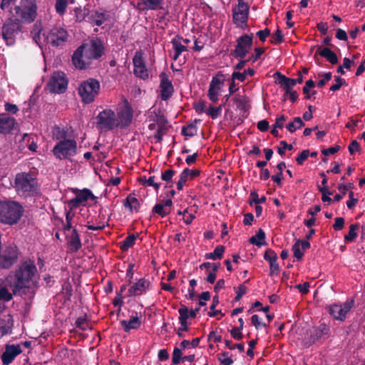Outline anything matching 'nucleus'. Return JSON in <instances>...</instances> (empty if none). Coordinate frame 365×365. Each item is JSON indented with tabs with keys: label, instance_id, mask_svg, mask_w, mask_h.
<instances>
[{
	"label": "nucleus",
	"instance_id": "nucleus-32",
	"mask_svg": "<svg viewBox=\"0 0 365 365\" xmlns=\"http://www.w3.org/2000/svg\"><path fill=\"white\" fill-rule=\"evenodd\" d=\"M107 19V16L105 12H100L98 11H93L88 16V21L90 23L95 26L102 25Z\"/></svg>",
	"mask_w": 365,
	"mask_h": 365
},
{
	"label": "nucleus",
	"instance_id": "nucleus-4",
	"mask_svg": "<svg viewBox=\"0 0 365 365\" xmlns=\"http://www.w3.org/2000/svg\"><path fill=\"white\" fill-rule=\"evenodd\" d=\"M53 136L58 142L52 149V153L58 160H71L77 154L78 146L74 139L66 138V133L60 128H55Z\"/></svg>",
	"mask_w": 365,
	"mask_h": 365
},
{
	"label": "nucleus",
	"instance_id": "nucleus-13",
	"mask_svg": "<svg viewBox=\"0 0 365 365\" xmlns=\"http://www.w3.org/2000/svg\"><path fill=\"white\" fill-rule=\"evenodd\" d=\"M20 23L16 19H9L2 28V37L7 45H13L15 42V37L21 30Z\"/></svg>",
	"mask_w": 365,
	"mask_h": 365
},
{
	"label": "nucleus",
	"instance_id": "nucleus-28",
	"mask_svg": "<svg viewBox=\"0 0 365 365\" xmlns=\"http://www.w3.org/2000/svg\"><path fill=\"white\" fill-rule=\"evenodd\" d=\"M15 124V119L6 114H0V133L10 132Z\"/></svg>",
	"mask_w": 365,
	"mask_h": 365
},
{
	"label": "nucleus",
	"instance_id": "nucleus-29",
	"mask_svg": "<svg viewBox=\"0 0 365 365\" xmlns=\"http://www.w3.org/2000/svg\"><path fill=\"white\" fill-rule=\"evenodd\" d=\"M178 312L180 314L179 321L180 323V327L178 329V335L180 337H182L183 335L180 333V330H188L187 320L190 317L189 310L185 306H181L178 309Z\"/></svg>",
	"mask_w": 365,
	"mask_h": 365
},
{
	"label": "nucleus",
	"instance_id": "nucleus-62",
	"mask_svg": "<svg viewBox=\"0 0 365 365\" xmlns=\"http://www.w3.org/2000/svg\"><path fill=\"white\" fill-rule=\"evenodd\" d=\"M247 287L244 284H240L237 287V295L235 297V301H239L241 297L246 293Z\"/></svg>",
	"mask_w": 365,
	"mask_h": 365
},
{
	"label": "nucleus",
	"instance_id": "nucleus-48",
	"mask_svg": "<svg viewBox=\"0 0 365 365\" xmlns=\"http://www.w3.org/2000/svg\"><path fill=\"white\" fill-rule=\"evenodd\" d=\"M182 133L186 136L192 137L197 134V127L190 124L182 128Z\"/></svg>",
	"mask_w": 365,
	"mask_h": 365
},
{
	"label": "nucleus",
	"instance_id": "nucleus-1",
	"mask_svg": "<svg viewBox=\"0 0 365 365\" xmlns=\"http://www.w3.org/2000/svg\"><path fill=\"white\" fill-rule=\"evenodd\" d=\"M38 279L34 262L26 260L21 263L14 272L6 277V282L14 295L32 299L36 294Z\"/></svg>",
	"mask_w": 365,
	"mask_h": 365
},
{
	"label": "nucleus",
	"instance_id": "nucleus-51",
	"mask_svg": "<svg viewBox=\"0 0 365 365\" xmlns=\"http://www.w3.org/2000/svg\"><path fill=\"white\" fill-rule=\"evenodd\" d=\"M218 359L221 363V365H231L233 363V360L229 356L227 352H223L218 356Z\"/></svg>",
	"mask_w": 365,
	"mask_h": 365
},
{
	"label": "nucleus",
	"instance_id": "nucleus-31",
	"mask_svg": "<svg viewBox=\"0 0 365 365\" xmlns=\"http://www.w3.org/2000/svg\"><path fill=\"white\" fill-rule=\"evenodd\" d=\"M279 83L285 91V95L287 96L288 93L292 91V88L297 84V80L289 78L285 76L278 73Z\"/></svg>",
	"mask_w": 365,
	"mask_h": 365
},
{
	"label": "nucleus",
	"instance_id": "nucleus-6",
	"mask_svg": "<svg viewBox=\"0 0 365 365\" xmlns=\"http://www.w3.org/2000/svg\"><path fill=\"white\" fill-rule=\"evenodd\" d=\"M36 0H21L20 4L14 8L16 19L20 24H31L37 16Z\"/></svg>",
	"mask_w": 365,
	"mask_h": 365
},
{
	"label": "nucleus",
	"instance_id": "nucleus-34",
	"mask_svg": "<svg viewBox=\"0 0 365 365\" xmlns=\"http://www.w3.org/2000/svg\"><path fill=\"white\" fill-rule=\"evenodd\" d=\"M317 53L325 58L331 64H336L338 63V58L336 53L329 48H322L321 46H319Z\"/></svg>",
	"mask_w": 365,
	"mask_h": 365
},
{
	"label": "nucleus",
	"instance_id": "nucleus-47",
	"mask_svg": "<svg viewBox=\"0 0 365 365\" xmlns=\"http://www.w3.org/2000/svg\"><path fill=\"white\" fill-rule=\"evenodd\" d=\"M284 41V35L280 29H277L271 38V42L274 44H279Z\"/></svg>",
	"mask_w": 365,
	"mask_h": 365
},
{
	"label": "nucleus",
	"instance_id": "nucleus-37",
	"mask_svg": "<svg viewBox=\"0 0 365 365\" xmlns=\"http://www.w3.org/2000/svg\"><path fill=\"white\" fill-rule=\"evenodd\" d=\"M163 0H143L144 9L148 10H159L162 9Z\"/></svg>",
	"mask_w": 365,
	"mask_h": 365
},
{
	"label": "nucleus",
	"instance_id": "nucleus-2",
	"mask_svg": "<svg viewBox=\"0 0 365 365\" xmlns=\"http://www.w3.org/2000/svg\"><path fill=\"white\" fill-rule=\"evenodd\" d=\"M103 47L98 40H93L79 46L73 53L72 61L74 66L80 70L90 66L93 60L101 56Z\"/></svg>",
	"mask_w": 365,
	"mask_h": 365
},
{
	"label": "nucleus",
	"instance_id": "nucleus-30",
	"mask_svg": "<svg viewBox=\"0 0 365 365\" xmlns=\"http://www.w3.org/2000/svg\"><path fill=\"white\" fill-rule=\"evenodd\" d=\"M310 243L307 240H297L292 247L294 256L298 260L301 259L304 255V251L309 248Z\"/></svg>",
	"mask_w": 365,
	"mask_h": 365
},
{
	"label": "nucleus",
	"instance_id": "nucleus-9",
	"mask_svg": "<svg viewBox=\"0 0 365 365\" xmlns=\"http://www.w3.org/2000/svg\"><path fill=\"white\" fill-rule=\"evenodd\" d=\"M133 118V110L128 101L123 98L118 104L115 120L118 128H124L129 125Z\"/></svg>",
	"mask_w": 365,
	"mask_h": 365
},
{
	"label": "nucleus",
	"instance_id": "nucleus-27",
	"mask_svg": "<svg viewBox=\"0 0 365 365\" xmlns=\"http://www.w3.org/2000/svg\"><path fill=\"white\" fill-rule=\"evenodd\" d=\"M171 43L173 52L170 53V56L174 61H176L182 52L187 51V46L182 43V37L178 36L172 39Z\"/></svg>",
	"mask_w": 365,
	"mask_h": 365
},
{
	"label": "nucleus",
	"instance_id": "nucleus-44",
	"mask_svg": "<svg viewBox=\"0 0 365 365\" xmlns=\"http://www.w3.org/2000/svg\"><path fill=\"white\" fill-rule=\"evenodd\" d=\"M189 172H190V170L186 168L180 175V178L177 182L178 190H181L183 188L185 183L189 178L187 176V173Z\"/></svg>",
	"mask_w": 365,
	"mask_h": 365
},
{
	"label": "nucleus",
	"instance_id": "nucleus-3",
	"mask_svg": "<svg viewBox=\"0 0 365 365\" xmlns=\"http://www.w3.org/2000/svg\"><path fill=\"white\" fill-rule=\"evenodd\" d=\"M42 25L40 21L36 22L31 31L33 40L39 46L43 43L51 44L53 46H58L66 41L68 38V32L63 27L53 26L48 32L44 33L43 36L41 35Z\"/></svg>",
	"mask_w": 365,
	"mask_h": 365
},
{
	"label": "nucleus",
	"instance_id": "nucleus-7",
	"mask_svg": "<svg viewBox=\"0 0 365 365\" xmlns=\"http://www.w3.org/2000/svg\"><path fill=\"white\" fill-rule=\"evenodd\" d=\"M99 82L93 78L83 81L78 87V94L85 103H92L100 91Z\"/></svg>",
	"mask_w": 365,
	"mask_h": 365
},
{
	"label": "nucleus",
	"instance_id": "nucleus-36",
	"mask_svg": "<svg viewBox=\"0 0 365 365\" xmlns=\"http://www.w3.org/2000/svg\"><path fill=\"white\" fill-rule=\"evenodd\" d=\"M75 0H56L55 3V9L58 14L63 16L66 11L68 4H73Z\"/></svg>",
	"mask_w": 365,
	"mask_h": 365
},
{
	"label": "nucleus",
	"instance_id": "nucleus-22",
	"mask_svg": "<svg viewBox=\"0 0 365 365\" xmlns=\"http://www.w3.org/2000/svg\"><path fill=\"white\" fill-rule=\"evenodd\" d=\"M150 286V282L149 280L141 278L129 288V295L134 297L142 295L149 289Z\"/></svg>",
	"mask_w": 365,
	"mask_h": 365
},
{
	"label": "nucleus",
	"instance_id": "nucleus-64",
	"mask_svg": "<svg viewBox=\"0 0 365 365\" xmlns=\"http://www.w3.org/2000/svg\"><path fill=\"white\" fill-rule=\"evenodd\" d=\"M242 329L238 328V327H234L231 331L230 334L232 336L237 340H240L242 338Z\"/></svg>",
	"mask_w": 365,
	"mask_h": 365
},
{
	"label": "nucleus",
	"instance_id": "nucleus-8",
	"mask_svg": "<svg viewBox=\"0 0 365 365\" xmlns=\"http://www.w3.org/2000/svg\"><path fill=\"white\" fill-rule=\"evenodd\" d=\"M38 182L36 178L27 173H18L14 180V187L19 193H30L37 190Z\"/></svg>",
	"mask_w": 365,
	"mask_h": 365
},
{
	"label": "nucleus",
	"instance_id": "nucleus-56",
	"mask_svg": "<svg viewBox=\"0 0 365 365\" xmlns=\"http://www.w3.org/2000/svg\"><path fill=\"white\" fill-rule=\"evenodd\" d=\"M252 324L257 329H259L260 327H265L267 326L266 324L262 323L260 320L259 317L257 314H255L251 317Z\"/></svg>",
	"mask_w": 365,
	"mask_h": 365
},
{
	"label": "nucleus",
	"instance_id": "nucleus-55",
	"mask_svg": "<svg viewBox=\"0 0 365 365\" xmlns=\"http://www.w3.org/2000/svg\"><path fill=\"white\" fill-rule=\"evenodd\" d=\"M336 83L330 87V91H336L340 89V88L346 83V81L339 76H335Z\"/></svg>",
	"mask_w": 365,
	"mask_h": 365
},
{
	"label": "nucleus",
	"instance_id": "nucleus-33",
	"mask_svg": "<svg viewBox=\"0 0 365 365\" xmlns=\"http://www.w3.org/2000/svg\"><path fill=\"white\" fill-rule=\"evenodd\" d=\"M81 247V242L77 230L74 229L68 240V248L71 252H76Z\"/></svg>",
	"mask_w": 365,
	"mask_h": 365
},
{
	"label": "nucleus",
	"instance_id": "nucleus-17",
	"mask_svg": "<svg viewBox=\"0 0 365 365\" xmlns=\"http://www.w3.org/2000/svg\"><path fill=\"white\" fill-rule=\"evenodd\" d=\"M223 84V75L217 74L212 78L209 86L207 96L212 103H216L218 101V96L222 89Z\"/></svg>",
	"mask_w": 365,
	"mask_h": 365
},
{
	"label": "nucleus",
	"instance_id": "nucleus-11",
	"mask_svg": "<svg viewBox=\"0 0 365 365\" xmlns=\"http://www.w3.org/2000/svg\"><path fill=\"white\" fill-rule=\"evenodd\" d=\"M97 126L101 130H113L118 128L115 113L111 109H105L97 115Z\"/></svg>",
	"mask_w": 365,
	"mask_h": 365
},
{
	"label": "nucleus",
	"instance_id": "nucleus-23",
	"mask_svg": "<svg viewBox=\"0 0 365 365\" xmlns=\"http://www.w3.org/2000/svg\"><path fill=\"white\" fill-rule=\"evenodd\" d=\"M310 341L314 343L317 340L324 339L329 334V327L325 324H321L318 327H313L309 330Z\"/></svg>",
	"mask_w": 365,
	"mask_h": 365
},
{
	"label": "nucleus",
	"instance_id": "nucleus-20",
	"mask_svg": "<svg viewBox=\"0 0 365 365\" xmlns=\"http://www.w3.org/2000/svg\"><path fill=\"white\" fill-rule=\"evenodd\" d=\"M18 256L16 247H8L0 255V267L2 268L10 267L16 260Z\"/></svg>",
	"mask_w": 365,
	"mask_h": 365
},
{
	"label": "nucleus",
	"instance_id": "nucleus-38",
	"mask_svg": "<svg viewBox=\"0 0 365 365\" xmlns=\"http://www.w3.org/2000/svg\"><path fill=\"white\" fill-rule=\"evenodd\" d=\"M7 286L9 284H6L5 280L4 284L0 287V302H6L12 299L14 293L12 294L9 291Z\"/></svg>",
	"mask_w": 365,
	"mask_h": 365
},
{
	"label": "nucleus",
	"instance_id": "nucleus-57",
	"mask_svg": "<svg viewBox=\"0 0 365 365\" xmlns=\"http://www.w3.org/2000/svg\"><path fill=\"white\" fill-rule=\"evenodd\" d=\"M264 257L265 260H267L269 263H272L273 262L277 261V255L274 251L267 250V252H265Z\"/></svg>",
	"mask_w": 365,
	"mask_h": 365
},
{
	"label": "nucleus",
	"instance_id": "nucleus-61",
	"mask_svg": "<svg viewBox=\"0 0 365 365\" xmlns=\"http://www.w3.org/2000/svg\"><path fill=\"white\" fill-rule=\"evenodd\" d=\"M280 144L282 145V147L278 148V153L281 155L284 154V151L286 149H288L289 150L293 149V145L291 144H287L286 141H281Z\"/></svg>",
	"mask_w": 365,
	"mask_h": 365
},
{
	"label": "nucleus",
	"instance_id": "nucleus-24",
	"mask_svg": "<svg viewBox=\"0 0 365 365\" xmlns=\"http://www.w3.org/2000/svg\"><path fill=\"white\" fill-rule=\"evenodd\" d=\"M148 120L149 122L156 123L158 132L163 128L166 122L164 115H162L160 110L157 108H151L149 110L148 113Z\"/></svg>",
	"mask_w": 365,
	"mask_h": 365
},
{
	"label": "nucleus",
	"instance_id": "nucleus-21",
	"mask_svg": "<svg viewBox=\"0 0 365 365\" xmlns=\"http://www.w3.org/2000/svg\"><path fill=\"white\" fill-rule=\"evenodd\" d=\"M160 98L163 101H167L173 95L174 88L171 81L169 80L168 76L165 73H160Z\"/></svg>",
	"mask_w": 365,
	"mask_h": 365
},
{
	"label": "nucleus",
	"instance_id": "nucleus-12",
	"mask_svg": "<svg viewBox=\"0 0 365 365\" xmlns=\"http://www.w3.org/2000/svg\"><path fill=\"white\" fill-rule=\"evenodd\" d=\"M234 23L242 29L247 27L249 15V6L243 0H238L237 5L233 8Z\"/></svg>",
	"mask_w": 365,
	"mask_h": 365
},
{
	"label": "nucleus",
	"instance_id": "nucleus-25",
	"mask_svg": "<svg viewBox=\"0 0 365 365\" xmlns=\"http://www.w3.org/2000/svg\"><path fill=\"white\" fill-rule=\"evenodd\" d=\"M173 201L171 199L162 200L160 202L157 203L153 208V212L159 215L160 217H164L171 212V207Z\"/></svg>",
	"mask_w": 365,
	"mask_h": 365
},
{
	"label": "nucleus",
	"instance_id": "nucleus-5",
	"mask_svg": "<svg viewBox=\"0 0 365 365\" xmlns=\"http://www.w3.org/2000/svg\"><path fill=\"white\" fill-rule=\"evenodd\" d=\"M22 206L15 201H0V222L12 225L16 224L23 215Z\"/></svg>",
	"mask_w": 365,
	"mask_h": 365
},
{
	"label": "nucleus",
	"instance_id": "nucleus-14",
	"mask_svg": "<svg viewBox=\"0 0 365 365\" xmlns=\"http://www.w3.org/2000/svg\"><path fill=\"white\" fill-rule=\"evenodd\" d=\"M67 84L68 81L64 73L57 71L51 76L48 83V88L52 93H61L66 90Z\"/></svg>",
	"mask_w": 365,
	"mask_h": 365
},
{
	"label": "nucleus",
	"instance_id": "nucleus-58",
	"mask_svg": "<svg viewBox=\"0 0 365 365\" xmlns=\"http://www.w3.org/2000/svg\"><path fill=\"white\" fill-rule=\"evenodd\" d=\"M182 356V351L180 349L175 347L173 353V363L174 364H179Z\"/></svg>",
	"mask_w": 365,
	"mask_h": 365
},
{
	"label": "nucleus",
	"instance_id": "nucleus-52",
	"mask_svg": "<svg viewBox=\"0 0 365 365\" xmlns=\"http://www.w3.org/2000/svg\"><path fill=\"white\" fill-rule=\"evenodd\" d=\"M319 190L322 194V200L323 202H332V199L329 197L331 195V192L326 186H324L323 187H319Z\"/></svg>",
	"mask_w": 365,
	"mask_h": 365
},
{
	"label": "nucleus",
	"instance_id": "nucleus-35",
	"mask_svg": "<svg viewBox=\"0 0 365 365\" xmlns=\"http://www.w3.org/2000/svg\"><path fill=\"white\" fill-rule=\"evenodd\" d=\"M123 205L125 207L131 212H138L140 208V202L132 194L129 195L126 197Z\"/></svg>",
	"mask_w": 365,
	"mask_h": 365
},
{
	"label": "nucleus",
	"instance_id": "nucleus-40",
	"mask_svg": "<svg viewBox=\"0 0 365 365\" xmlns=\"http://www.w3.org/2000/svg\"><path fill=\"white\" fill-rule=\"evenodd\" d=\"M285 167L286 165L284 162L279 163L277 165V168L279 170L278 173L276 175L272 176V180L279 186L282 185V180L283 179V170L285 168Z\"/></svg>",
	"mask_w": 365,
	"mask_h": 365
},
{
	"label": "nucleus",
	"instance_id": "nucleus-60",
	"mask_svg": "<svg viewBox=\"0 0 365 365\" xmlns=\"http://www.w3.org/2000/svg\"><path fill=\"white\" fill-rule=\"evenodd\" d=\"M309 150H304L296 158L298 164L302 165L309 157Z\"/></svg>",
	"mask_w": 365,
	"mask_h": 365
},
{
	"label": "nucleus",
	"instance_id": "nucleus-10",
	"mask_svg": "<svg viewBox=\"0 0 365 365\" xmlns=\"http://www.w3.org/2000/svg\"><path fill=\"white\" fill-rule=\"evenodd\" d=\"M71 190L76 195L75 197L68 201V205L71 210L76 209L82 205H84L89 200H96V197L88 188L83 190L71 188Z\"/></svg>",
	"mask_w": 365,
	"mask_h": 365
},
{
	"label": "nucleus",
	"instance_id": "nucleus-54",
	"mask_svg": "<svg viewBox=\"0 0 365 365\" xmlns=\"http://www.w3.org/2000/svg\"><path fill=\"white\" fill-rule=\"evenodd\" d=\"M140 180L143 185L152 186L155 189V190H158L160 187V184L155 182L154 176H150L148 180L145 178L141 179Z\"/></svg>",
	"mask_w": 365,
	"mask_h": 365
},
{
	"label": "nucleus",
	"instance_id": "nucleus-26",
	"mask_svg": "<svg viewBox=\"0 0 365 365\" xmlns=\"http://www.w3.org/2000/svg\"><path fill=\"white\" fill-rule=\"evenodd\" d=\"M120 325L123 328L125 332L130 331L131 329H138L142 322L140 317L135 313L134 315L130 316L129 320H121L120 322Z\"/></svg>",
	"mask_w": 365,
	"mask_h": 365
},
{
	"label": "nucleus",
	"instance_id": "nucleus-63",
	"mask_svg": "<svg viewBox=\"0 0 365 365\" xmlns=\"http://www.w3.org/2000/svg\"><path fill=\"white\" fill-rule=\"evenodd\" d=\"M344 225V219L343 217H336L335 219V222L333 225V228L335 230H341Z\"/></svg>",
	"mask_w": 365,
	"mask_h": 365
},
{
	"label": "nucleus",
	"instance_id": "nucleus-46",
	"mask_svg": "<svg viewBox=\"0 0 365 365\" xmlns=\"http://www.w3.org/2000/svg\"><path fill=\"white\" fill-rule=\"evenodd\" d=\"M74 16L76 21L81 22L86 16V11L81 7H76L73 9Z\"/></svg>",
	"mask_w": 365,
	"mask_h": 365
},
{
	"label": "nucleus",
	"instance_id": "nucleus-15",
	"mask_svg": "<svg viewBox=\"0 0 365 365\" xmlns=\"http://www.w3.org/2000/svg\"><path fill=\"white\" fill-rule=\"evenodd\" d=\"M354 305V300H347L343 304H334L329 307V314L336 320L344 321L347 313Z\"/></svg>",
	"mask_w": 365,
	"mask_h": 365
},
{
	"label": "nucleus",
	"instance_id": "nucleus-42",
	"mask_svg": "<svg viewBox=\"0 0 365 365\" xmlns=\"http://www.w3.org/2000/svg\"><path fill=\"white\" fill-rule=\"evenodd\" d=\"M265 238V233L262 230H259V231L257 232V234L254 236H252L250 239V243L253 245H256L257 246H261L264 244V240Z\"/></svg>",
	"mask_w": 365,
	"mask_h": 365
},
{
	"label": "nucleus",
	"instance_id": "nucleus-16",
	"mask_svg": "<svg viewBox=\"0 0 365 365\" xmlns=\"http://www.w3.org/2000/svg\"><path fill=\"white\" fill-rule=\"evenodd\" d=\"M252 45V34L243 35L237 40V45L234 50L236 58H244L250 52Z\"/></svg>",
	"mask_w": 365,
	"mask_h": 365
},
{
	"label": "nucleus",
	"instance_id": "nucleus-45",
	"mask_svg": "<svg viewBox=\"0 0 365 365\" xmlns=\"http://www.w3.org/2000/svg\"><path fill=\"white\" fill-rule=\"evenodd\" d=\"M222 109V105L219 106L218 107L210 106L209 108V109L207 110V113L212 119H215L221 115Z\"/></svg>",
	"mask_w": 365,
	"mask_h": 365
},
{
	"label": "nucleus",
	"instance_id": "nucleus-19",
	"mask_svg": "<svg viewBox=\"0 0 365 365\" xmlns=\"http://www.w3.org/2000/svg\"><path fill=\"white\" fill-rule=\"evenodd\" d=\"M22 352L20 344H6L1 356L2 365H9Z\"/></svg>",
	"mask_w": 365,
	"mask_h": 365
},
{
	"label": "nucleus",
	"instance_id": "nucleus-41",
	"mask_svg": "<svg viewBox=\"0 0 365 365\" xmlns=\"http://www.w3.org/2000/svg\"><path fill=\"white\" fill-rule=\"evenodd\" d=\"M304 125V122L302 121V118L299 117H296L294 118V120L287 125V129L290 133H294L297 129L301 128Z\"/></svg>",
	"mask_w": 365,
	"mask_h": 365
},
{
	"label": "nucleus",
	"instance_id": "nucleus-39",
	"mask_svg": "<svg viewBox=\"0 0 365 365\" xmlns=\"http://www.w3.org/2000/svg\"><path fill=\"white\" fill-rule=\"evenodd\" d=\"M225 252V247L222 245L217 246L212 252L207 253L205 255L206 259H211L215 260L222 258Z\"/></svg>",
	"mask_w": 365,
	"mask_h": 365
},
{
	"label": "nucleus",
	"instance_id": "nucleus-53",
	"mask_svg": "<svg viewBox=\"0 0 365 365\" xmlns=\"http://www.w3.org/2000/svg\"><path fill=\"white\" fill-rule=\"evenodd\" d=\"M175 172L172 169H168L161 173V179L167 182L172 180Z\"/></svg>",
	"mask_w": 365,
	"mask_h": 365
},
{
	"label": "nucleus",
	"instance_id": "nucleus-43",
	"mask_svg": "<svg viewBox=\"0 0 365 365\" xmlns=\"http://www.w3.org/2000/svg\"><path fill=\"white\" fill-rule=\"evenodd\" d=\"M136 237L134 235H131L125 237V239L121 242L120 248L123 251L128 250L130 247H133Z\"/></svg>",
	"mask_w": 365,
	"mask_h": 365
},
{
	"label": "nucleus",
	"instance_id": "nucleus-59",
	"mask_svg": "<svg viewBox=\"0 0 365 365\" xmlns=\"http://www.w3.org/2000/svg\"><path fill=\"white\" fill-rule=\"evenodd\" d=\"M206 103L203 101H199L194 104L195 111L200 114L205 112Z\"/></svg>",
	"mask_w": 365,
	"mask_h": 365
},
{
	"label": "nucleus",
	"instance_id": "nucleus-50",
	"mask_svg": "<svg viewBox=\"0 0 365 365\" xmlns=\"http://www.w3.org/2000/svg\"><path fill=\"white\" fill-rule=\"evenodd\" d=\"M357 227V225H350L349 233L346 235L344 237V239L346 242H351L356 237L357 234L356 232V230Z\"/></svg>",
	"mask_w": 365,
	"mask_h": 365
},
{
	"label": "nucleus",
	"instance_id": "nucleus-18",
	"mask_svg": "<svg viewBox=\"0 0 365 365\" xmlns=\"http://www.w3.org/2000/svg\"><path fill=\"white\" fill-rule=\"evenodd\" d=\"M133 63L134 73L137 77L142 79H146L149 77V72L145 64L141 51L135 52L133 58Z\"/></svg>",
	"mask_w": 365,
	"mask_h": 365
},
{
	"label": "nucleus",
	"instance_id": "nucleus-49",
	"mask_svg": "<svg viewBox=\"0 0 365 365\" xmlns=\"http://www.w3.org/2000/svg\"><path fill=\"white\" fill-rule=\"evenodd\" d=\"M219 304V298H218V296L216 295L213 297L212 299V303L210 306V311L208 313V315L210 317H215L217 316L218 314L221 313L220 311L219 310H215V307L216 306Z\"/></svg>",
	"mask_w": 365,
	"mask_h": 365
}]
</instances>
